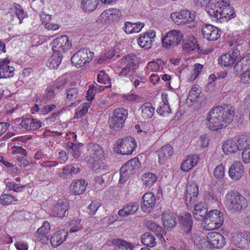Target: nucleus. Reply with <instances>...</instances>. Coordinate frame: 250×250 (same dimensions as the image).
I'll return each mask as SVG.
<instances>
[{"label": "nucleus", "mask_w": 250, "mask_h": 250, "mask_svg": "<svg viewBox=\"0 0 250 250\" xmlns=\"http://www.w3.org/2000/svg\"><path fill=\"white\" fill-rule=\"evenodd\" d=\"M235 113L234 108L230 104L216 106L209 113L207 125L210 129L217 130L231 123Z\"/></svg>", "instance_id": "f257e3e1"}, {"label": "nucleus", "mask_w": 250, "mask_h": 250, "mask_svg": "<svg viewBox=\"0 0 250 250\" xmlns=\"http://www.w3.org/2000/svg\"><path fill=\"white\" fill-rule=\"evenodd\" d=\"M208 14L212 21L222 23L236 17L234 8L227 2L222 0L211 7H208Z\"/></svg>", "instance_id": "f03ea898"}, {"label": "nucleus", "mask_w": 250, "mask_h": 250, "mask_svg": "<svg viewBox=\"0 0 250 250\" xmlns=\"http://www.w3.org/2000/svg\"><path fill=\"white\" fill-rule=\"evenodd\" d=\"M122 61L125 66L121 69L119 75L121 77L128 78L133 83L134 87L137 88L141 82L135 78L136 70L138 68L136 56L133 54L127 55L122 59Z\"/></svg>", "instance_id": "7ed1b4c3"}, {"label": "nucleus", "mask_w": 250, "mask_h": 250, "mask_svg": "<svg viewBox=\"0 0 250 250\" xmlns=\"http://www.w3.org/2000/svg\"><path fill=\"white\" fill-rule=\"evenodd\" d=\"M225 204L229 210L235 213L245 209L247 206V201L241 194L230 192L226 196Z\"/></svg>", "instance_id": "20e7f679"}, {"label": "nucleus", "mask_w": 250, "mask_h": 250, "mask_svg": "<svg viewBox=\"0 0 250 250\" xmlns=\"http://www.w3.org/2000/svg\"><path fill=\"white\" fill-rule=\"evenodd\" d=\"M224 221L223 213L219 210H210L207 214L204 228L207 230H213L220 228Z\"/></svg>", "instance_id": "39448f33"}, {"label": "nucleus", "mask_w": 250, "mask_h": 250, "mask_svg": "<svg viewBox=\"0 0 250 250\" xmlns=\"http://www.w3.org/2000/svg\"><path fill=\"white\" fill-rule=\"evenodd\" d=\"M137 146L134 138L129 136L118 139L116 143L114 151L123 155H130Z\"/></svg>", "instance_id": "423d86ee"}, {"label": "nucleus", "mask_w": 250, "mask_h": 250, "mask_svg": "<svg viewBox=\"0 0 250 250\" xmlns=\"http://www.w3.org/2000/svg\"><path fill=\"white\" fill-rule=\"evenodd\" d=\"M141 163L138 158H134L127 161L120 169L119 181L124 183L130 176L134 174L140 168Z\"/></svg>", "instance_id": "0eeeda50"}, {"label": "nucleus", "mask_w": 250, "mask_h": 250, "mask_svg": "<svg viewBox=\"0 0 250 250\" xmlns=\"http://www.w3.org/2000/svg\"><path fill=\"white\" fill-rule=\"evenodd\" d=\"M128 115V111L124 108L115 109L113 115L108 119L110 127L114 130H118L124 126L125 122Z\"/></svg>", "instance_id": "6e6552de"}, {"label": "nucleus", "mask_w": 250, "mask_h": 250, "mask_svg": "<svg viewBox=\"0 0 250 250\" xmlns=\"http://www.w3.org/2000/svg\"><path fill=\"white\" fill-rule=\"evenodd\" d=\"M94 57V53L88 48H83L79 50L71 57V62L76 67H81L90 62Z\"/></svg>", "instance_id": "1a4fd4ad"}, {"label": "nucleus", "mask_w": 250, "mask_h": 250, "mask_svg": "<svg viewBox=\"0 0 250 250\" xmlns=\"http://www.w3.org/2000/svg\"><path fill=\"white\" fill-rule=\"evenodd\" d=\"M170 16L173 21L178 25L194 22L196 19L195 12L187 10H182L178 13H172Z\"/></svg>", "instance_id": "9d476101"}, {"label": "nucleus", "mask_w": 250, "mask_h": 250, "mask_svg": "<svg viewBox=\"0 0 250 250\" xmlns=\"http://www.w3.org/2000/svg\"><path fill=\"white\" fill-rule=\"evenodd\" d=\"M183 35L179 30H173L168 32L162 39L164 47L170 48L178 45L183 40Z\"/></svg>", "instance_id": "9b49d317"}, {"label": "nucleus", "mask_w": 250, "mask_h": 250, "mask_svg": "<svg viewBox=\"0 0 250 250\" xmlns=\"http://www.w3.org/2000/svg\"><path fill=\"white\" fill-rule=\"evenodd\" d=\"M71 43L67 36L62 35L53 41L52 50L55 54L62 55V53L70 48Z\"/></svg>", "instance_id": "f8f14e48"}, {"label": "nucleus", "mask_w": 250, "mask_h": 250, "mask_svg": "<svg viewBox=\"0 0 250 250\" xmlns=\"http://www.w3.org/2000/svg\"><path fill=\"white\" fill-rule=\"evenodd\" d=\"M86 159L89 163H92L93 159H98L101 161L104 160V155L102 147L96 144H89L88 146Z\"/></svg>", "instance_id": "ddd939ff"}, {"label": "nucleus", "mask_w": 250, "mask_h": 250, "mask_svg": "<svg viewBox=\"0 0 250 250\" xmlns=\"http://www.w3.org/2000/svg\"><path fill=\"white\" fill-rule=\"evenodd\" d=\"M198 191V187L196 183L192 182L187 185L185 202L188 207H192L197 201Z\"/></svg>", "instance_id": "4468645a"}, {"label": "nucleus", "mask_w": 250, "mask_h": 250, "mask_svg": "<svg viewBox=\"0 0 250 250\" xmlns=\"http://www.w3.org/2000/svg\"><path fill=\"white\" fill-rule=\"evenodd\" d=\"M202 31L204 38L208 41H216L221 36V30L211 24H206L203 25Z\"/></svg>", "instance_id": "2eb2a0df"}, {"label": "nucleus", "mask_w": 250, "mask_h": 250, "mask_svg": "<svg viewBox=\"0 0 250 250\" xmlns=\"http://www.w3.org/2000/svg\"><path fill=\"white\" fill-rule=\"evenodd\" d=\"M179 223L181 230L186 234L190 233L193 225V220L189 213H186L178 217Z\"/></svg>", "instance_id": "dca6fc26"}, {"label": "nucleus", "mask_w": 250, "mask_h": 250, "mask_svg": "<svg viewBox=\"0 0 250 250\" xmlns=\"http://www.w3.org/2000/svg\"><path fill=\"white\" fill-rule=\"evenodd\" d=\"M207 239L210 243L212 247L214 248H222L225 244V237L219 232L213 231L208 233Z\"/></svg>", "instance_id": "f3484780"}, {"label": "nucleus", "mask_w": 250, "mask_h": 250, "mask_svg": "<svg viewBox=\"0 0 250 250\" xmlns=\"http://www.w3.org/2000/svg\"><path fill=\"white\" fill-rule=\"evenodd\" d=\"M234 71L236 74H241L242 72L250 69V53L244 55L234 65Z\"/></svg>", "instance_id": "a211bd4d"}, {"label": "nucleus", "mask_w": 250, "mask_h": 250, "mask_svg": "<svg viewBox=\"0 0 250 250\" xmlns=\"http://www.w3.org/2000/svg\"><path fill=\"white\" fill-rule=\"evenodd\" d=\"M244 170L242 163L239 161H235L229 168V175L232 180H238L242 177Z\"/></svg>", "instance_id": "6ab92c4d"}, {"label": "nucleus", "mask_w": 250, "mask_h": 250, "mask_svg": "<svg viewBox=\"0 0 250 250\" xmlns=\"http://www.w3.org/2000/svg\"><path fill=\"white\" fill-rule=\"evenodd\" d=\"M193 214L196 220H204L205 222L208 214V208L205 204L201 202L195 205Z\"/></svg>", "instance_id": "aec40b11"}, {"label": "nucleus", "mask_w": 250, "mask_h": 250, "mask_svg": "<svg viewBox=\"0 0 250 250\" xmlns=\"http://www.w3.org/2000/svg\"><path fill=\"white\" fill-rule=\"evenodd\" d=\"M67 236V231L64 229L58 231L51 236L50 243L52 247L56 248L62 244L66 240Z\"/></svg>", "instance_id": "412c9836"}, {"label": "nucleus", "mask_w": 250, "mask_h": 250, "mask_svg": "<svg viewBox=\"0 0 250 250\" xmlns=\"http://www.w3.org/2000/svg\"><path fill=\"white\" fill-rule=\"evenodd\" d=\"M159 162L164 164L166 161L173 154V150L169 145H167L161 147L158 151Z\"/></svg>", "instance_id": "4be33fe9"}, {"label": "nucleus", "mask_w": 250, "mask_h": 250, "mask_svg": "<svg viewBox=\"0 0 250 250\" xmlns=\"http://www.w3.org/2000/svg\"><path fill=\"white\" fill-rule=\"evenodd\" d=\"M156 202L154 194L152 192L146 193L142 197L141 207L144 211L147 208H152Z\"/></svg>", "instance_id": "5701e85b"}, {"label": "nucleus", "mask_w": 250, "mask_h": 250, "mask_svg": "<svg viewBox=\"0 0 250 250\" xmlns=\"http://www.w3.org/2000/svg\"><path fill=\"white\" fill-rule=\"evenodd\" d=\"M42 123L37 119L26 118L22 120L21 125L23 129L26 130H36L42 126Z\"/></svg>", "instance_id": "b1692460"}, {"label": "nucleus", "mask_w": 250, "mask_h": 250, "mask_svg": "<svg viewBox=\"0 0 250 250\" xmlns=\"http://www.w3.org/2000/svg\"><path fill=\"white\" fill-rule=\"evenodd\" d=\"M68 203L67 202L61 201L54 205L51 209V214L53 216L59 217H63L67 209Z\"/></svg>", "instance_id": "393cba45"}, {"label": "nucleus", "mask_w": 250, "mask_h": 250, "mask_svg": "<svg viewBox=\"0 0 250 250\" xmlns=\"http://www.w3.org/2000/svg\"><path fill=\"white\" fill-rule=\"evenodd\" d=\"M194 243L198 250H213L210 243L204 236H196Z\"/></svg>", "instance_id": "a878e982"}, {"label": "nucleus", "mask_w": 250, "mask_h": 250, "mask_svg": "<svg viewBox=\"0 0 250 250\" xmlns=\"http://www.w3.org/2000/svg\"><path fill=\"white\" fill-rule=\"evenodd\" d=\"M50 224L47 221H44L42 226L37 230V237L41 241L45 243L48 240V234L50 232Z\"/></svg>", "instance_id": "bb28decb"}, {"label": "nucleus", "mask_w": 250, "mask_h": 250, "mask_svg": "<svg viewBox=\"0 0 250 250\" xmlns=\"http://www.w3.org/2000/svg\"><path fill=\"white\" fill-rule=\"evenodd\" d=\"M138 208V205L136 203H129L125 206L124 208L119 210L118 214L122 217L133 214Z\"/></svg>", "instance_id": "cd10ccee"}, {"label": "nucleus", "mask_w": 250, "mask_h": 250, "mask_svg": "<svg viewBox=\"0 0 250 250\" xmlns=\"http://www.w3.org/2000/svg\"><path fill=\"white\" fill-rule=\"evenodd\" d=\"M198 161V156L196 155H191L188 156L181 165V169L184 171H188L197 164Z\"/></svg>", "instance_id": "c85d7f7f"}, {"label": "nucleus", "mask_w": 250, "mask_h": 250, "mask_svg": "<svg viewBox=\"0 0 250 250\" xmlns=\"http://www.w3.org/2000/svg\"><path fill=\"white\" fill-rule=\"evenodd\" d=\"M111 243L117 247L116 250H133L135 248L132 243L120 239H114Z\"/></svg>", "instance_id": "c756f323"}, {"label": "nucleus", "mask_w": 250, "mask_h": 250, "mask_svg": "<svg viewBox=\"0 0 250 250\" xmlns=\"http://www.w3.org/2000/svg\"><path fill=\"white\" fill-rule=\"evenodd\" d=\"M222 149L226 155H229L239 150L238 145L235 141L229 140L222 146Z\"/></svg>", "instance_id": "7c9ffc66"}, {"label": "nucleus", "mask_w": 250, "mask_h": 250, "mask_svg": "<svg viewBox=\"0 0 250 250\" xmlns=\"http://www.w3.org/2000/svg\"><path fill=\"white\" fill-rule=\"evenodd\" d=\"M80 171V168L77 165H68L64 167L62 169V172L59 174V176L62 177H70L74 174H77Z\"/></svg>", "instance_id": "2f4dec72"}, {"label": "nucleus", "mask_w": 250, "mask_h": 250, "mask_svg": "<svg viewBox=\"0 0 250 250\" xmlns=\"http://www.w3.org/2000/svg\"><path fill=\"white\" fill-rule=\"evenodd\" d=\"M141 117L144 119H149L153 116L155 108L151 106V104L146 103L143 104L141 107Z\"/></svg>", "instance_id": "473e14b6"}, {"label": "nucleus", "mask_w": 250, "mask_h": 250, "mask_svg": "<svg viewBox=\"0 0 250 250\" xmlns=\"http://www.w3.org/2000/svg\"><path fill=\"white\" fill-rule=\"evenodd\" d=\"M87 183L84 180H78L71 185L73 192L77 195L82 194L85 190Z\"/></svg>", "instance_id": "72a5a7b5"}, {"label": "nucleus", "mask_w": 250, "mask_h": 250, "mask_svg": "<svg viewBox=\"0 0 250 250\" xmlns=\"http://www.w3.org/2000/svg\"><path fill=\"white\" fill-rule=\"evenodd\" d=\"M162 220L163 226L167 229H172L176 225L175 219L167 212L163 213L162 215Z\"/></svg>", "instance_id": "f704fd0d"}, {"label": "nucleus", "mask_w": 250, "mask_h": 250, "mask_svg": "<svg viewBox=\"0 0 250 250\" xmlns=\"http://www.w3.org/2000/svg\"><path fill=\"white\" fill-rule=\"evenodd\" d=\"M55 107L56 105L54 104H51L42 106V104H35V105L32 107L31 109L33 112H40V114L45 115L52 111Z\"/></svg>", "instance_id": "c9c22d12"}, {"label": "nucleus", "mask_w": 250, "mask_h": 250, "mask_svg": "<svg viewBox=\"0 0 250 250\" xmlns=\"http://www.w3.org/2000/svg\"><path fill=\"white\" fill-rule=\"evenodd\" d=\"M145 224L148 229L155 233L157 235L162 236V234L165 233L164 229L152 220L146 221Z\"/></svg>", "instance_id": "e433bc0d"}, {"label": "nucleus", "mask_w": 250, "mask_h": 250, "mask_svg": "<svg viewBox=\"0 0 250 250\" xmlns=\"http://www.w3.org/2000/svg\"><path fill=\"white\" fill-rule=\"evenodd\" d=\"M98 4V0H82L81 6L85 12H90L94 11Z\"/></svg>", "instance_id": "4c0bfd02"}, {"label": "nucleus", "mask_w": 250, "mask_h": 250, "mask_svg": "<svg viewBox=\"0 0 250 250\" xmlns=\"http://www.w3.org/2000/svg\"><path fill=\"white\" fill-rule=\"evenodd\" d=\"M162 96L163 98V102L160 103L159 107L157 109V113L160 115H163L165 113H170L171 111L166 95L162 94Z\"/></svg>", "instance_id": "58836bf2"}, {"label": "nucleus", "mask_w": 250, "mask_h": 250, "mask_svg": "<svg viewBox=\"0 0 250 250\" xmlns=\"http://www.w3.org/2000/svg\"><path fill=\"white\" fill-rule=\"evenodd\" d=\"M62 58V55L55 54L53 53V55L49 59L48 66L50 69H56L61 62Z\"/></svg>", "instance_id": "ea45409f"}, {"label": "nucleus", "mask_w": 250, "mask_h": 250, "mask_svg": "<svg viewBox=\"0 0 250 250\" xmlns=\"http://www.w3.org/2000/svg\"><path fill=\"white\" fill-rule=\"evenodd\" d=\"M141 239L142 243L147 247H153L156 244L155 237L148 232L143 234L141 236Z\"/></svg>", "instance_id": "a19ab883"}, {"label": "nucleus", "mask_w": 250, "mask_h": 250, "mask_svg": "<svg viewBox=\"0 0 250 250\" xmlns=\"http://www.w3.org/2000/svg\"><path fill=\"white\" fill-rule=\"evenodd\" d=\"M234 62V60L230 57V54H228V53L222 55L218 59L219 64L225 67H231Z\"/></svg>", "instance_id": "79ce46f5"}, {"label": "nucleus", "mask_w": 250, "mask_h": 250, "mask_svg": "<svg viewBox=\"0 0 250 250\" xmlns=\"http://www.w3.org/2000/svg\"><path fill=\"white\" fill-rule=\"evenodd\" d=\"M157 177L156 175L151 173L147 172L145 173L142 177V180L146 187H151L156 181Z\"/></svg>", "instance_id": "37998d69"}, {"label": "nucleus", "mask_w": 250, "mask_h": 250, "mask_svg": "<svg viewBox=\"0 0 250 250\" xmlns=\"http://www.w3.org/2000/svg\"><path fill=\"white\" fill-rule=\"evenodd\" d=\"M9 63V61L7 59L0 60V79L10 77L9 72L7 69Z\"/></svg>", "instance_id": "c03bdc74"}, {"label": "nucleus", "mask_w": 250, "mask_h": 250, "mask_svg": "<svg viewBox=\"0 0 250 250\" xmlns=\"http://www.w3.org/2000/svg\"><path fill=\"white\" fill-rule=\"evenodd\" d=\"M183 49L185 51L190 53L198 52V45L191 41H185L183 44Z\"/></svg>", "instance_id": "a18cd8bd"}, {"label": "nucleus", "mask_w": 250, "mask_h": 250, "mask_svg": "<svg viewBox=\"0 0 250 250\" xmlns=\"http://www.w3.org/2000/svg\"><path fill=\"white\" fill-rule=\"evenodd\" d=\"M12 12H14L16 17L20 21V23L25 17V14L21 6L17 3H15L13 7L10 9Z\"/></svg>", "instance_id": "49530a36"}, {"label": "nucleus", "mask_w": 250, "mask_h": 250, "mask_svg": "<svg viewBox=\"0 0 250 250\" xmlns=\"http://www.w3.org/2000/svg\"><path fill=\"white\" fill-rule=\"evenodd\" d=\"M92 163V169L96 173L102 172L103 170L105 169L106 166L105 165L104 160L101 161L97 159H93Z\"/></svg>", "instance_id": "de8ad7c7"}, {"label": "nucleus", "mask_w": 250, "mask_h": 250, "mask_svg": "<svg viewBox=\"0 0 250 250\" xmlns=\"http://www.w3.org/2000/svg\"><path fill=\"white\" fill-rule=\"evenodd\" d=\"M90 104V103H85L83 104L82 105L80 106L76 109L75 117L80 118L84 116L87 112Z\"/></svg>", "instance_id": "09e8293b"}, {"label": "nucleus", "mask_w": 250, "mask_h": 250, "mask_svg": "<svg viewBox=\"0 0 250 250\" xmlns=\"http://www.w3.org/2000/svg\"><path fill=\"white\" fill-rule=\"evenodd\" d=\"M152 42V41L147 37L146 34L140 36L138 39V43L142 48H150L151 47Z\"/></svg>", "instance_id": "8fccbe9b"}, {"label": "nucleus", "mask_w": 250, "mask_h": 250, "mask_svg": "<svg viewBox=\"0 0 250 250\" xmlns=\"http://www.w3.org/2000/svg\"><path fill=\"white\" fill-rule=\"evenodd\" d=\"M66 99L68 101H74L77 100L79 101L78 99L79 95V91L77 88H70L67 89L66 91Z\"/></svg>", "instance_id": "3c124183"}, {"label": "nucleus", "mask_w": 250, "mask_h": 250, "mask_svg": "<svg viewBox=\"0 0 250 250\" xmlns=\"http://www.w3.org/2000/svg\"><path fill=\"white\" fill-rule=\"evenodd\" d=\"M203 65L201 64L195 63L194 65V69L193 70V73L188 78V81L190 82L194 81L199 75L200 72L203 68Z\"/></svg>", "instance_id": "603ef678"}, {"label": "nucleus", "mask_w": 250, "mask_h": 250, "mask_svg": "<svg viewBox=\"0 0 250 250\" xmlns=\"http://www.w3.org/2000/svg\"><path fill=\"white\" fill-rule=\"evenodd\" d=\"M13 201H17V199L10 194L5 193L0 196V203L3 206L9 205Z\"/></svg>", "instance_id": "864d4df0"}, {"label": "nucleus", "mask_w": 250, "mask_h": 250, "mask_svg": "<svg viewBox=\"0 0 250 250\" xmlns=\"http://www.w3.org/2000/svg\"><path fill=\"white\" fill-rule=\"evenodd\" d=\"M97 81L98 83L103 84H109L110 86V80L109 76L104 71H101L97 76Z\"/></svg>", "instance_id": "5fc2aeb1"}, {"label": "nucleus", "mask_w": 250, "mask_h": 250, "mask_svg": "<svg viewBox=\"0 0 250 250\" xmlns=\"http://www.w3.org/2000/svg\"><path fill=\"white\" fill-rule=\"evenodd\" d=\"M225 175V167L223 164L217 166L214 170V176L217 179H222Z\"/></svg>", "instance_id": "6e6d98bb"}, {"label": "nucleus", "mask_w": 250, "mask_h": 250, "mask_svg": "<svg viewBox=\"0 0 250 250\" xmlns=\"http://www.w3.org/2000/svg\"><path fill=\"white\" fill-rule=\"evenodd\" d=\"M81 143H74L71 142H68L66 144V147L68 152L76 151L80 150V147L83 146Z\"/></svg>", "instance_id": "4d7b16f0"}, {"label": "nucleus", "mask_w": 250, "mask_h": 250, "mask_svg": "<svg viewBox=\"0 0 250 250\" xmlns=\"http://www.w3.org/2000/svg\"><path fill=\"white\" fill-rule=\"evenodd\" d=\"M198 91L199 89L197 87H192L189 91L188 99L190 100L191 102L196 101L199 94Z\"/></svg>", "instance_id": "13d9d810"}, {"label": "nucleus", "mask_w": 250, "mask_h": 250, "mask_svg": "<svg viewBox=\"0 0 250 250\" xmlns=\"http://www.w3.org/2000/svg\"><path fill=\"white\" fill-rule=\"evenodd\" d=\"M238 145L239 150L243 149L249 146V143L248 142V138L246 136H242L238 140Z\"/></svg>", "instance_id": "bf43d9fd"}, {"label": "nucleus", "mask_w": 250, "mask_h": 250, "mask_svg": "<svg viewBox=\"0 0 250 250\" xmlns=\"http://www.w3.org/2000/svg\"><path fill=\"white\" fill-rule=\"evenodd\" d=\"M100 206V204L98 202L96 201H92L87 207L89 214L90 215L94 214Z\"/></svg>", "instance_id": "052dcab7"}, {"label": "nucleus", "mask_w": 250, "mask_h": 250, "mask_svg": "<svg viewBox=\"0 0 250 250\" xmlns=\"http://www.w3.org/2000/svg\"><path fill=\"white\" fill-rule=\"evenodd\" d=\"M241 81L244 84L250 83V69L242 72Z\"/></svg>", "instance_id": "680f3d73"}, {"label": "nucleus", "mask_w": 250, "mask_h": 250, "mask_svg": "<svg viewBox=\"0 0 250 250\" xmlns=\"http://www.w3.org/2000/svg\"><path fill=\"white\" fill-rule=\"evenodd\" d=\"M243 161L245 164L250 162V147L245 149L242 152Z\"/></svg>", "instance_id": "e2e57ef3"}, {"label": "nucleus", "mask_w": 250, "mask_h": 250, "mask_svg": "<svg viewBox=\"0 0 250 250\" xmlns=\"http://www.w3.org/2000/svg\"><path fill=\"white\" fill-rule=\"evenodd\" d=\"M48 100H49V98L45 95L37 94L35 98V102L36 103V104H46Z\"/></svg>", "instance_id": "0e129e2a"}, {"label": "nucleus", "mask_w": 250, "mask_h": 250, "mask_svg": "<svg viewBox=\"0 0 250 250\" xmlns=\"http://www.w3.org/2000/svg\"><path fill=\"white\" fill-rule=\"evenodd\" d=\"M13 154H20L22 156H26V150L22 148L21 146H14L13 147L12 150Z\"/></svg>", "instance_id": "69168bd1"}, {"label": "nucleus", "mask_w": 250, "mask_h": 250, "mask_svg": "<svg viewBox=\"0 0 250 250\" xmlns=\"http://www.w3.org/2000/svg\"><path fill=\"white\" fill-rule=\"evenodd\" d=\"M82 228V225L80 224V221H75L74 225L72 226L69 229L70 233H73L77 232V231L80 230Z\"/></svg>", "instance_id": "338daca9"}, {"label": "nucleus", "mask_w": 250, "mask_h": 250, "mask_svg": "<svg viewBox=\"0 0 250 250\" xmlns=\"http://www.w3.org/2000/svg\"><path fill=\"white\" fill-rule=\"evenodd\" d=\"M15 246L18 250H27L28 248L27 244L23 242H17Z\"/></svg>", "instance_id": "774afa93"}]
</instances>
